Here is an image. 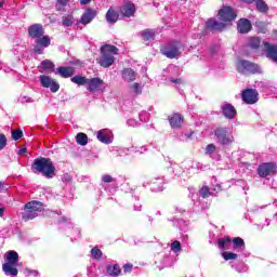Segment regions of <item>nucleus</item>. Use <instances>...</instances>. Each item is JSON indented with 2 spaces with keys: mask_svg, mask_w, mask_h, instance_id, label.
<instances>
[{
  "mask_svg": "<svg viewBox=\"0 0 277 277\" xmlns=\"http://www.w3.org/2000/svg\"><path fill=\"white\" fill-rule=\"evenodd\" d=\"M171 250L172 252H181L182 248H181V242L175 240L171 243Z\"/></svg>",
  "mask_w": 277,
  "mask_h": 277,
  "instance_id": "42",
  "label": "nucleus"
},
{
  "mask_svg": "<svg viewBox=\"0 0 277 277\" xmlns=\"http://www.w3.org/2000/svg\"><path fill=\"white\" fill-rule=\"evenodd\" d=\"M222 113H223V116H225V118H228V120H233V118L237 116V109H235V106L228 103H225L222 106Z\"/></svg>",
  "mask_w": 277,
  "mask_h": 277,
  "instance_id": "18",
  "label": "nucleus"
},
{
  "mask_svg": "<svg viewBox=\"0 0 277 277\" xmlns=\"http://www.w3.org/2000/svg\"><path fill=\"white\" fill-rule=\"evenodd\" d=\"M250 49H259L261 47V39L259 37H251L248 42Z\"/></svg>",
  "mask_w": 277,
  "mask_h": 277,
  "instance_id": "31",
  "label": "nucleus"
},
{
  "mask_svg": "<svg viewBox=\"0 0 277 277\" xmlns=\"http://www.w3.org/2000/svg\"><path fill=\"white\" fill-rule=\"evenodd\" d=\"M232 242L234 250H243L246 248V241L241 237H235Z\"/></svg>",
  "mask_w": 277,
  "mask_h": 277,
  "instance_id": "26",
  "label": "nucleus"
},
{
  "mask_svg": "<svg viewBox=\"0 0 277 277\" xmlns=\"http://www.w3.org/2000/svg\"><path fill=\"white\" fill-rule=\"evenodd\" d=\"M92 0H80L81 5H88Z\"/></svg>",
  "mask_w": 277,
  "mask_h": 277,
  "instance_id": "53",
  "label": "nucleus"
},
{
  "mask_svg": "<svg viewBox=\"0 0 277 277\" xmlns=\"http://www.w3.org/2000/svg\"><path fill=\"white\" fill-rule=\"evenodd\" d=\"M35 53H38L39 55H42V53H43L42 48H40L39 45H36L35 47Z\"/></svg>",
  "mask_w": 277,
  "mask_h": 277,
  "instance_id": "48",
  "label": "nucleus"
},
{
  "mask_svg": "<svg viewBox=\"0 0 277 277\" xmlns=\"http://www.w3.org/2000/svg\"><path fill=\"white\" fill-rule=\"evenodd\" d=\"M101 57L97 60L100 66L103 68H109V66H114V62H116V57L114 55H118V48L111 44H105L101 48Z\"/></svg>",
  "mask_w": 277,
  "mask_h": 277,
  "instance_id": "2",
  "label": "nucleus"
},
{
  "mask_svg": "<svg viewBox=\"0 0 277 277\" xmlns=\"http://www.w3.org/2000/svg\"><path fill=\"white\" fill-rule=\"evenodd\" d=\"M276 172V164L273 162H264L258 167V174L261 179L272 176Z\"/></svg>",
  "mask_w": 277,
  "mask_h": 277,
  "instance_id": "9",
  "label": "nucleus"
},
{
  "mask_svg": "<svg viewBox=\"0 0 277 277\" xmlns=\"http://www.w3.org/2000/svg\"><path fill=\"white\" fill-rule=\"evenodd\" d=\"M76 141L80 146H85L88 144V135L85 133H78Z\"/></svg>",
  "mask_w": 277,
  "mask_h": 277,
  "instance_id": "32",
  "label": "nucleus"
},
{
  "mask_svg": "<svg viewBox=\"0 0 277 277\" xmlns=\"http://www.w3.org/2000/svg\"><path fill=\"white\" fill-rule=\"evenodd\" d=\"M109 130H101L97 132V140L103 144H111V136Z\"/></svg>",
  "mask_w": 277,
  "mask_h": 277,
  "instance_id": "21",
  "label": "nucleus"
},
{
  "mask_svg": "<svg viewBox=\"0 0 277 277\" xmlns=\"http://www.w3.org/2000/svg\"><path fill=\"white\" fill-rule=\"evenodd\" d=\"M40 83L43 88H50L51 92H57L60 90V83L55 82L51 77L49 76H40L39 77Z\"/></svg>",
  "mask_w": 277,
  "mask_h": 277,
  "instance_id": "11",
  "label": "nucleus"
},
{
  "mask_svg": "<svg viewBox=\"0 0 277 277\" xmlns=\"http://www.w3.org/2000/svg\"><path fill=\"white\" fill-rule=\"evenodd\" d=\"M220 21L226 23H230V21H235L237 18V13L233 12V8L225 6L219 11L217 14Z\"/></svg>",
  "mask_w": 277,
  "mask_h": 277,
  "instance_id": "10",
  "label": "nucleus"
},
{
  "mask_svg": "<svg viewBox=\"0 0 277 277\" xmlns=\"http://www.w3.org/2000/svg\"><path fill=\"white\" fill-rule=\"evenodd\" d=\"M162 55L169 57V60H174V57L181 56V51H179V42L169 43L167 47L161 49Z\"/></svg>",
  "mask_w": 277,
  "mask_h": 277,
  "instance_id": "7",
  "label": "nucleus"
},
{
  "mask_svg": "<svg viewBox=\"0 0 277 277\" xmlns=\"http://www.w3.org/2000/svg\"><path fill=\"white\" fill-rule=\"evenodd\" d=\"M130 88L134 96H140V94H142V87L140 85V83L135 82Z\"/></svg>",
  "mask_w": 277,
  "mask_h": 277,
  "instance_id": "37",
  "label": "nucleus"
},
{
  "mask_svg": "<svg viewBox=\"0 0 277 277\" xmlns=\"http://www.w3.org/2000/svg\"><path fill=\"white\" fill-rule=\"evenodd\" d=\"M120 265L118 264L108 265L107 267V274H109V276H120Z\"/></svg>",
  "mask_w": 277,
  "mask_h": 277,
  "instance_id": "27",
  "label": "nucleus"
},
{
  "mask_svg": "<svg viewBox=\"0 0 277 277\" xmlns=\"http://www.w3.org/2000/svg\"><path fill=\"white\" fill-rule=\"evenodd\" d=\"M21 102L22 103H34V101L31 100V97H27V96H23L21 98Z\"/></svg>",
  "mask_w": 277,
  "mask_h": 277,
  "instance_id": "47",
  "label": "nucleus"
},
{
  "mask_svg": "<svg viewBox=\"0 0 277 277\" xmlns=\"http://www.w3.org/2000/svg\"><path fill=\"white\" fill-rule=\"evenodd\" d=\"M96 14L97 13L94 9H87L81 16L80 23H82V25H90V23L94 21V17L96 16Z\"/></svg>",
  "mask_w": 277,
  "mask_h": 277,
  "instance_id": "17",
  "label": "nucleus"
},
{
  "mask_svg": "<svg viewBox=\"0 0 277 277\" xmlns=\"http://www.w3.org/2000/svg\"><path fill=\"white\" fill-rule=\"evenodd\" d=\"M41 68H43L44 70H53V68H55V65L53 64V62L45 60L41 63Z\"/></svg>",
  "mask_w": 277,
  "mask_h": 277,
  "instance_id": "38",
  "label": "nucleus"
},
{
  "mask_svg": "<svg viewBox=\"0 0 277 277\" xmlns=\"http://www.w3.org/2000/svg\"><path fill=\"white\" fill-rule=\"evenodd\" d=\"M264 47L266 48L267 57L277 63V45H272L268 42H265Z\"/></svg>",
  "mask_w": 277,
  "mask_h": 277,
  "instance_id": "19",
  "label": "nucleus"
},
{
  "mask_svg": "<svg viewBox=\"0 0 277 277\" xmlns=\"http://www.w3.org/2000/svg\"><path fill=\"white\" fill-rule=\"evenodd\" d=\"M32 172H39L45 179H53L55 176V166L51 158L39 157L34 160L31 166Z\"/></svg>",
  "mask_w": 277,
  "mask_h": 277,
  "instance_id": "1",
  "label": "nucleus"
},
{
  "mask_svg": "<svg viewBox=\"0 0 277 277\" xmlns=\"http://www.w3.org/2000/svg\"><path fill=\"white\" fill-rule=\"evenodd\" d=\"M4 258L6 259V263L2 265V269L5 276H18V269H16L18 253L16 251H9Z\"/></svg>",
  "mask_w": 277,
  "mask_h": 277,
  "instance_id": "3",
  "label": "nucleus"
},
{
  "mask_svg": "<svg viewBox=\"0 0 277 277\" xmlns=\"http://www.w3.org/2000/svg\"><path fill=\"white\" fill-rule=\"evenodd\" d=\"M18 155H27V148L22 147V148L18 150Z\"/></svg>",
  "mask_w": 277,
  "mask_h": 277,
  "instance_id": "51",
  "label": "nucleus"
},
{
  "mask_svg": "<svg viewBox=\"0 0 277 277\" xmlns=\"http://www.w3.org/2000/svg\"><path fill=\"white\" fill-rule=\"evenodd\" d=\"M199 195L201 196V198H209L211 196V190L209 189V187L203 186L200 189Z\"/></svg>",
  "mask_w": 277,
  "mask_h": 277,
  "instance_id": "41",
  "label": "nucleus"
},
{
  "mask_svg": "<svg viewBox=\"0 0 277 277\" xmlns=\"http://www.w3.org/2000/svg\"><path fill=\"white\" fill-rule=\"evenodd\" d=\"M3 3H5V1H0V8H3Z\"/></svg>",
  "mask_w": 277,
  "mask_h": 277,
  "instance_id": "56",
  "label": "nucleus"
},
{
  "mask_svg": "<svg viewBox=\"0 0 277 277\" xmlns=\"http://www.w3.org/2000/svg\"><path fill=\"white\" fill-rule=\"evenodd\" d=\"M71 83H76V85H88V78L84 76H75L71 78Z\"/></svg>",
  "mask_w": 277,
  "mask_h": 277,
  "instance_id": "28",
  "label": "nucleus"
},
{
  "mask_svg": "<svg viewBox=\"0 0 277 277\" xmlns=\"http://www.w3.org/2000/svg\"><path fill=\"white\" fill-rule=\"evenodd\" d=\"M222 256H223L224 261H236L238 255H237V253L224 251L222 253Z\"/></svg>",
  "mask_w": 277,
  "mask_h": 277,
  "instance_id": "36",
  "label": "nucleus"
},
{
  "mask_svg": "<svg viewBox=\"0 0 277 277\" xmlns=\"http://www.w3.org/2000/svg\"><path fill=\"white\" fill-rule=\"evenodd\" d=\"M56 72L61 75L64 79H68V77H72L75 75V68L72 67H58L56 68Z\"/></svg>",
  "mask_w": 277,
  "mask_h": 277,
  "instance_id": "23",
  "label": "nucleus"
},
{
  "mask_svg": "<svg viewBox=\"0 0 277 277\" xmlns=\"http://www.w3.org/2000/svg\"><path fill=\"white\" fill-rule=\"evenodd\" d=\"M130 122H133V121H131V120H130V121H128V123H129V124H130Z\"/></svg>",
  "mask_w": 277,
  "mask_h": 277,
  "instance_id": "57",
  "label": "nucleus"
},
{
  "mask_svg": "<svg viewBox=\"0 0 277 277\" xmlns=\"http://www.w3.org/2000/svg\"><path fill=\"white\" fill-rule=\"evenodd\" d=\"M213 153H215V145L214 144H209L206 147V154L207 155H213Z\"/></svg>",
  "mask_w": 277,
  "mask_h": 277,
  "instance_id": "44",
  "label": "nucleus"
},
{
  "mask_svg": "<svg viewBox=\"0 0 277 277\" xmlns=\"http://www.w3.org/2000/svg\"><path fill=\"white\" fill-rule=\"evenodd\" d=\"M28 36L38 40V38H42V36H44V28L41 24H34L28 27Z\"/></svg>",
  "mask_w": 277,
  "mask_h": 277,
  "instance_id": "13",
  "label": "nucleus"
},
{
  "mask_svg": "<svg viewBox=\"0 0 277 277\" xmlns=\"http://www.w3.org/2000/svg\"><path fill=\"white\" fill-rule=\"evenodd\" d=\"M243 1V3H254L255 0H240Z\"/></svg>",
  "mask_w": 277,
  "mask_h": 277,
  "instance_id": "55",
  "label": "nucleus"
},
{
  "mask_svg": "<svg viewBox=\"0 0 277 277\" xmlns=\"http://www.w3.org/2000/svg\"><path fill=\"white\" fill-rule=\"evenodd\" d=\"M214 137H216L217 144L221 146H230L235 142V136H233V132L228 130V128L217 127L214 130Z\"/></svg>",
  "mask_w": 277,
  "mask_h": 277,
  "instance_id": "4",
  "label": "nucleus"
},
{
  "mask_svg": "<svg viewBox=\"0 0 277 277\" xmlns=\"http://www.w3.org/2000/svg\"><path fill=\"white\" fill-rule=\"evenodd\" d=\"M28 276L37 277V276H40V273H38V271H30V272L28 273Z\"/></svg>",
  "mask_w": 277,
  "mask_h": 277,
  "instance_id": "49",
  "label": "nucleus"
},
{
  "mask_svg": "<svg viewBox=\"0 0 277 277\" xmlns=\"http://www.w3.org/2000/svg\"><path fill=\"white\" fill-rule=\"evenodd\" d=\"M102 181H103L104 183H113V182H114V177H111V175H104V176L102 177Z\"/></svg>",
  "mask_w": 277,
  "mask_h": 277,
  "instance_id": "46",
  "label": "nucleus"
},
{
  "mask_svg": "<svg viewBox=\"0 0 277 277\" xmlns=\"http://www.w3.org/2000/svg\"><path fill=\"white\" fill-rule=\"evenodd\" d=\"M136 78H137V74L132 68H126L122 70L123 81L131 83V81H135Z\"/></svg>",
  "mask_w": 277,
  "mask_h": 277,
  "instance_id": "20",
  "label": "nucleus"
},
{
  "mask_svg": "<svg viewBox=\"0 0 277 277\" xmlns=\"http://www.w3.org/2000/svg\"><path fill=\"white\" fill-rule=\"evenodd\" d=\"M91 256H93L97 261H101V256H103V251H101V249L98 248H93L91 250Z\"/></svg>",
  "mask_w": 277,
  "mask_h": 277,
  "instance_id": "39",
  "label": "nucleus"
},
{
  "mask_svg": "<svg viewBox=\"0 0 277 277\" xmlns=\"http://www.w3.org/2000/svg\"><path fill=\"white\" fill-rule=\"evenodd\" d=\"M36 44L47 48L51 44V38L49 36H42L36 40Z\"/></svg>",
  "mask_w": 277,
  "mask_h": 277,
  "instance_id": "29",
  "label": "nucleus"
},
{
  "mask_svg": "<svg viewBox=\"0 0 277 277\" xmlns=\"http://www.w3.org/2000/svg\"><path fill=\"white\" fill-rule=\"evenodd\" d=\"M238 72L241 75H246L247 72H251L252 75L259 72V65L254 63H250V61H239L237 64Z\"/></svg>",
  "mask_w": 277,
  "mask_h": 277,
  "instance_id": "6",
  "label": "nucleus"
},
{
  "mask_svg": "<svg viewBox=\"0 0 277 277\" xmlns=\"http://www.w3.org/2000/svg\"><path fill=\"white\" fill-rule=\"evenodd\" d=\"M12 134V138L16 142L18 140H21V137H23V130L18 129V130H12L11 131Z\"/></svg>",
  "mask_w": 277,
  "mask_h": 277,
  "instance_id": "40",
  "label": "nucleus"
},
{
  "mask_svg": "<svg viewBox=\"0 0 277 277\" xmlns=\"http://www.w3.org/2000/svg\"><path fill=\"white\" fill-rule=\"evenodd\" d=\"M0 192H8V187H5L3 182H0Z\"/></svg>",
  "mask_w": 277,
  "mask_h": 277,
  "instance_id": "50",
  "label": "nucleus"
},
{
  "mask_svg": "<svg viewBox=\"0 0 277 277\" xmlns=\"http://www.w3.org/2000/svg\"><path fill=\"white\" fill-rule=\"evenodd\" d=\"M42 211V202L40 201H29L25 205V211L22 214L24 222H29L38 217V213Z\"/></svg>",
  "mask_w": 277,
  "mask_h": 277,
  "instance_id": "5",
  "label": "nucleus"
},
{
  "mask_svg": "<svg viewBox=\"0 0 277 277\" xmlns=\"http://www.w3.org/2000/svg\"><path fill=\"white\" fill-rule=\"evenodd\" d=\"M105 82L101 78H91L87 80V90L91 93L98 92Z\"/></svg>",
  "mask_w": 277,
  "mask_h": 277,
  "instance_id": "12",
  "label": "nucleus"
},
{
  "mask_svg": "<svg viewBox=\"0 0 277 277\" xmlns=\"http://www.w3.org/2000/svg\"><path fill=\"white\" fill-rule=\"evenodd\" d=\"M119 14L121 16H126L127 18H130V16H133V14H135V4L131 2H127L120 8Z\"/></svg>",
  "mask_w": 277,
  "mask_h": 277,
  "instance_id": "16",
  "label": "nucleus"
},
{
  "mask_svg": "<svg viewBox=\"0 0 277 277\" xmlns=\"http://www.w3.org/2000/svg\"><path fill=\"white\" fill-rule=\"evenodd\" d=\"M133 269V264H126V265H123V272L126 273V274H129V273H131V271Z\"/></svg>",
  "mask_w": 277,
  "mask_h": 277,
  "instance_id": "45",
  "label": "nucleus"
},
{
  "mask_svg": "<svg viewBox=\"0 0 277 277\" xmlns=\"http://www.w3.org/2000/svg\"><path fill=\"white\" fill-rule=\"evenodd\" d=\"M206 28L210 29V31H223L226 29V23L210 18L206 22Z\"/></svg>",
  "mask_w": 277,
  "mask_h": 277,
  "instance_id": "14",
  "label": "nucleus"
},
{
  "mask_svg": "<svg viewBox=\"0 0 277 277\" xmlns=\"http://www.w3.org/2000/svg\"><path fill=\"white\" fill-rule=\"evenodd\" d=\"M119 16L118 12L110 8L106 13V21L110 24L118 23Z\"/></svg>",
  "mask_w": 277,
  "mask_h": 277,
  "instance_id": "24",
  "label": "nucleus"
},
{
  "mask_svg": "<svg viewBox=\"0 0 277 277\" xmlns=\"http://www.w3.org/2000/svg\"><path fill=\"white\" fill-rule=\"evenodd\" d=\"M8 146V137L4 134H0V150H3Z\"/></svg>",
  "mask_w": 277,
  "mask_h": 277,
  "instance_id": "43",
  "label": "nucleus"
},
{
  "mask_svg": "<svg viewBox=\"0 0 277 277\" xmlns=\"http://www.w3.org/2000/svg\"><path fill=\"white\" fill-rule=\"evenodd\" d=\"M169 122L172 129H179L183 124V117L180 114H173Z\"/></svg>",
  "mask_w": 277,
  "mask_h": 277,
  "instance_id": "22",
  "label": "nucleus"
},
{
  "mask_svg": "<svg viewBox=\"0 0 277 277\" xmlns=\"http://www.w3.org/2000/svg\"><path fill=\"white\" fill-rule=\"evenodd\" d=\"M141 37L143 38V40H155V32L150 29H145L143 31H141Z\"/></svg>",
  "mask_w": 277,
  "mask_h": 277,
  "instance_id": "30",
  "label": "nucleus"
},
{
  "mask_svg": "<svg viewBox=\"0 0 277 277\" xmlns=\"http://www.w3.org/2000/svg\"><path fill=\"white\" fill-rule=\"evenodd\" d=\"M5 213V208H0V217H3Z\"/></svg>",
  "mask_w": 277,
  "mask_h": 277,
  "instance_id": "54",
  "label": "nucleus"
},
{
  "mask_svg": "<svg viewBox=\"0 0 277 277\" xmlns=\"http://www.w3.org/2000/svg\"><path fill=\"white\" fill-rule=\"evenodd\" d=\"M75 25V17L72 15L63 16V26L72 27Z\"/></svg>",
  "mask_w": 277,
  "mask_h": 277,
  "instance_id": "33",
  "label": "nucleus"
},
{
  "mask_svg": "<svg viewBox=\"0 0 277 277\" xmlns=\"http://www.w3.org/2000/svg\"><path fill=\"white\" fill-rule=\"evenodd\" d=\"M217 243L221 250H230L233 240L230 239V237H226V238L220 239Z\"/></svg>",
  "mask_w": 277,
  "mask_h": 277,
  "instance_id": "25",
  "label": "nucleus"
},
{
  "mask_svg": "<svg viewBox=\"0 0 277 277\" xmlns=\"http://www.w3.org/2000/svg\"><path fill=\"white\" fill-rule=\"evenodd\" d=\"M67 5H68V0H56L57 12H66Z\"/></svg>",
  "mask_w": 277,
  "mask_h": 277,
  "instance_id": "34",
  "label": "nucleus"
},
{
  "mask_svg": "<svg viewBox=\"0 0 277 277\" xmlns=\"http://www.w3.org/2000/svg\"><path fill=\"white\" fill-rule=\"evenodd\" d=\"M241 98L247 105H254L259 102V91L255 89H246L241 93Z\"/></svg>",
  "mask_w": 277,
  "mask_h": 277,
  "instance_id": "8",
  "label": "nucleus"
},
{
  "mask_svg": "<svg viewBox=\"0 0 277 277\" xmlns=\"http://www.w3.org/2000/svg\"><path fill=\"white\" fill-rule=\"evenodd\" d=\"M255 1V5L259 10V12H267V10H269V8H267V4L265 3V1L263 0H254Z\"/></svg>",
  "mask_w": 277,
  "mask_h": 277,
  "instance_id": "35",
  "label": "nucleus"
},
{
  "mask_svg": "<svg viewBox=\"0 0 277 277\" xmlns=\"http://www.w3.org/2000/svg\"><path fill=\"white\" fill-rule=\"evenodd\" d=\"M171 83H183L181 79H171Z\"/></svg>",
  "mask_w": 277,
  "mask_h": 277,
  "instance_id": "52",
  "label": "nucleus"
},
{
  "mask_svg": "<svg viewBox=\"0 0 277 277\" xmlns=\"http://www.w3.org/2000/svg\"><path fill=\"white\" fill-rule=\"evenodd\" d=\"M239 34H248L252 30V23L248 18H240L237 23Z\"/></svg>",
  "mask_w": 277,
  "mask_h": 277,
  "instance_id": "15",
  "label": "nucleus"
}]
</instances>
